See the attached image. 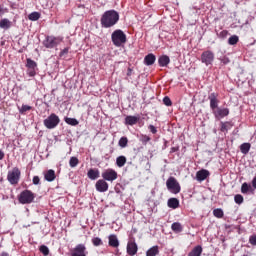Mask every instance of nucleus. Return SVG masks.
<instances>
[{
	"label": "nucleus",
	"instance_id": "nucleus-1",
	"mask_svg": "<svg viewBox=\"0 0 256 256\" xmlns=\"http://www.w3.org/2000/svg\"><path fill=\"white\" fill-rule=\"evenodd\" d=\"M100 23L105 29L115 27L119 23V12L115 10H108L103 13Z\"/></svg>",
	"mask_w": 256,
	"mask_h": 256
},
{
	"label": "nucleus",
	"instance_id": "nucleus-2",
	"mask_svg": "<svg viewBox=\"0 0 256 256\" xmlns=\"http://www.w3.org/2000/svg\"><path fill=\"white\" fill-rule=\"evenodd\" d=\"M112 43L116 46V47H121V45H125V43H127V35H125V32H123L122 30H115L112 35Z\"/></svg>",
	"mask_w": 256,
	"mask_h": 256
},
{
	"label": "nucleus",
	"instance_id": "nucleus-3",
	"mask_svg": "<svg viewBox=\"0 0 256 256\" xmlns=\"http://www.w3.org/2000/svg\"><path fill=\"white\" fill-rule=\"evenodd\" d=\"M62 42L63 37L61 36H47L43 41V45L46 47V49H54V47H57V45H60Z\"/></svg>",
	"mask_w": 256,
	"mask_h": 256
},
{
	"label": "nucleus",
	"instance_id": "nucleus-4",
	"mask_svg": "<svg viewBox=\"0 0 256 256\" xmlns=\"http://www.w3.org/2000/svg\"><path fill=\"white\" fill-rule=\"evenodd\" d=\"M167 189L170 193H174V195H177V193H181V185L175 179V177H169L166 181Z\"/></svg>",
	"mask_w": 256,
	"mask_h": 256
},
{
	"label": "nucleus",
	"instance_id": "nucleus-5",
	"mask_svg": "<svg viewBox=\"0 0 256 256\" xmlns=\"http://www.w3.org/2000/svg\"><path fill=\"white\" fill-rule=\"evenodd\" d=\"M59 123H61L59 116H57L55 113H52L44 120V127H46V129H55Z\"/></svg>",
	"mask_w": 256,
	"mask_h": 256
},
{
	"label": "nucleus",
	"instance_id": "nucleus-6",
	"mask_svg": "<svg viewBox=\"0 0 256 256\" xmlns=\"http://www.w3.org/2000/svg\"><path fill=\"white\" fill-rule=\"evenodd\" d=\"M18 200L22 205H29L35 200V194H33V192L30 190H24L20 193Z\"/></svg>",
	"mask_w": 256,
	"mask_h": 256
},
{
	"label": "nucleus",
	"instance_id": "nucleus-7",
	"mask_svg": "<svg viewBox=\"0 0 256 256\" xmlns=\"http://www.w3.org/2000/svg\"><path fill=\"white\" fill-rule=\"evenodd\" d=\"M213 61H215V54L211 50H206L201 54V63H204L206 67L213 65Z\"/></svg>",
	"mask_w": 256,
	"mask_h": 256
},
{
	"label": "nucleus",
	"instance_id": "nucleus-8",
	"mask_svg": "<svg viewBox=\"0 0 256 256\" xmlns=\"http://www.w3.org/2000/svg\"><path fill=\"white\" fill-rule=\"evenodd\" d=\"M21 177V171L19 168L15 167L12 171L8 172L7 179L11 185H17L19 183V179Z\"/></svg>",
	"mask_w": 256,
	"mask_h": 256
},
{
	"label": "nucleus",
	"instance_id": "nucleus-9",
	"mask_svg": "<svg viewBox=\"0 0 256 256\" xmlns=\"http://www.w3.org/2000/svg\"><path fill=\"white\" fill-rule=\"evenodd\" d=\"M70 256H87V247L84 244H78L71 251Z\"/></svg>",
	"mask_w": 256,
	"mask_h": 256
},
{
	"label": "nucleus",
	"instance_id": "nucleus-10",
	"mask_svg": "<svg viewBox=\"0 0 256 256\" xmlns=\"http://www.w3.org/2000/svg\"><path fill=\"white\" fill-rule=\"evenodd\" d=\"M118 175H117V171L113 170V169H107L102 173V178L104 179V181H115L117 179Z\"/></svg>",
	"mask_w": 256,
	"mask_h": 256
},
{
	"label": "nucleus",
	"instance_id": "nucleus-11",
	"mask_svg": "<svg viewBox=\"0 0 256 256\" xmlns=\"http://www.w3.org/2000/svg\"><path fill=\"white\" fill-rule=\"evenodd\" d=\"M96 191H99V193H105L109 190V184L105 181V179H100L95 184Z\"/></svg>",
	"mask_w": 256,
	"mask_h": 256
},
{
	"label": "nucleus",
	"instance_id": "nucleus-12",
	"mask_svg": "<svg viewBox=\"0 0 256 256\" xmlns=\"http://www.w3.org/2000/svg\"><path fill=\"white\" fill-rule=\"evenodd\" d=\"M216 119H223V117H227L229 115V109L227 108H217L213 111Z\"/></svg>",
	"mask_w": 256,
	"mask_h": 256
},
{
	"label": "nucleus",
	"instance_id": "nucleus-13",
	"mask_svg": "<svg viewBox=\"0 0 256 256\" xmlns=\"http://www.w3.org/2000/svg\"><path fill=\"white\" fill-rule=\"evenodd\" d=\"M139 250V248L137 247V243H135V241H130L127 244V253L130 256H134L137 255V251Z\"/></svg>",
	"mask_w": 256,
	"mask_h": 256
},
{
	"label": "nucleus",
	"instance_id": "nucleus-14",
	"mask_svg": "<svg viewBox=\"0 0 256 256\" xmlns=\"http://www.w3.org/2000/svg\"><path fill=\"white\" fill-rule=\"evenodd\" d=\"M208 99L210 101V109H212V111H215L217 107H219V100H217V95L215 93H211Z\"/></svg>",
	"mask_w": 256,
	"mask_h": 256
},
{
	"label": "nucleus",
	"instance_id": "nucleus-15",
	"mask_svg": "<svg viewBox=\"0 0 256 256\" xmlns=\"http://www.w3.org/2000/svg\"><path fill=\"white\" fill-rule=\"evenodd\" d=\"M141 119V116L137 115V116H126L125 118V125H130V126H133V125H137V123H139Z\"/></svg>",
	"mask_w": 256,
	"mask_h": 256
},
{
	"label": "nucleus",
	"instance_id": "nucleus-16",
	"mask_svg": "<svg viewBox=\"0 0 256 256\" xmlns=\"http://www.w3.org/2000/svg\"><path fill=\"white\" fill-rule=\"evenodd\" d=\"M209 175V170L202 169L196 173V180L199 181V183H201L202 181H205V179H207Z\"/></svg>",
	"mask_w": 256,
	"mask_h": 256
},
{
	"label": "nucleus",
	"instance_id": "nucleus-17",
	"mask_svg": "<svg viewBox=\"0 0 256 256\" xmlns=\"http://www.w3.org/2000/svg\"><path fill=\"white\" fill-rule=\"evenodd\" d=\"M108 245L110 247H113L114 249H117V247H119V238H117V235H115V234L109 235Z\"/></svg>",
	"mask_w": 256,
	"mask_h": 256
},
{
	"label": "nucleus",
	"instance_id": "nucleus-18",
	"mask_svg": "<svg viewBox=\"0 0 256 256\" xmlns=\"http://www.w3.org/2000/svg\"><path fill=\"white\" fill-rule=\"evenodd\" d=\"M158 63L160 65V67H167L169 65V63H171V59H169V56L163 55V56L159 57Z\"/></svg>",
	"mask_w": 256,
	"mask_h": 256
},
{
	"label": "nucleus",
	"instance_id": "nucleus-19",
	"mask_svg": "<svg viewBox=\"0 0 256 256\" xmlns=\"http://www.w3.org/2000/svg\"><path fill=\"white\" fill-rule=\"evenodd\" d=\"M241 193H243V195H247V193H253V186L247 182H244L241 186Z\"/></svg>",
	"mask_w": 256,
	"mask_h": 256
},
{
	"label": "nucleus",
	"instance_id": "nucleus-20",
	"mask_svg": "<svg viewBox=\"0 0 256 256\" xmlns=\"http://www.w3.org/2000/svg\"><path fill=\"white\" fill-rule=\"evenodd\" d=\"M55 177H56L55 170L50 169L44 173V178L46 181H49V182L55 181Z\"/></svg>",
	"mask_w": 256,
	"mask_h": 256
},
{
	"label": "nucleus",
	"instance_id": "nucleus-21",
	"mask_svg": "<svg viewBox=\"0 0 256 256\" xmlns=\"http://www.w3.org/2000/svg\"><path fill=\"white\" fill-rule=\"evenodd\" d=\"M11 25H12V22L7 18L0 20V29H5V30L11 29Z\"/></svg>",
	"mask_w": 256,
	"mask_h": 256
},
{
	"label": "nucleus",
	"instance_id": "nucleus-22",
	"mask_svg": "<svg viewBox=\"0 0 256 256\" xmlns=\"http://www.w3.org/2000/svg\"><path fill=\"white\" fill-rule=\"evenodd\" d=\"M157 58L155 57V55L154 54H148V55H146L145 56V58H144V63H145V65H153V63H155V60H156Z\"/></svg>",
	"mask_w": 256,
	"mask_h": 256
},
{
	"label": "nucleus",
	"instance_id": "nucleus-23",
	"mask_svg": "<svg viewBox=\"0 0 256 256\" xmlns=\"http://www.w3.org/2000/svg\"><path fill=\"white\" fill-rule=\"evenodd\" d=\"M88 177L92 180L95 181V179H99V170L97 169H90L87 173Z\"/></svg>",
	"mask_w": 256,
	"mask_h": 256
},
{
	"label": "nucleus",
	"instance_id": "nucleus-24",
	"mask_svg": "<svg viewBox=\"0 0 256 256\" xmlns=\"http://www.w3.org/2000/svg\"><path fill=\"white\" fill-rule=\"evenodd\" d=\"M168 207L170 209H177L179 207V199H177V198H170L168 200Z\"/></svg>",
	"mask_w": 256,
	"mask_h": 256
},
{
	"label": "nucleus",
	"instance_id": "nucleus-25",
	"mask_svg": "<svg viewBox=\"0 0 256 256\" xmlns=\"http://www.w3.org/2000/svg\"><path fill=\"white\" fill-rule=\"evenodd\" d=\"M159 255V246H153L146 251V256H157Z\"/></svg>",
	"mask_w": 256,
	"mask_h": 256
},
{
	"label": "nucleus",
	"instance_id": "nucleus-26",
	"mask_svg": "<svg viewBox=\"0 0 256 256\" xmlns=\"http://www.w3.org/2000/svg\"><path fill=\"white\" fill-rule=\"evenodd\" d=\"M240 151L243 155H247V153H249V151H251V144L250 143L241 144Z\"/></svg>",
	"mask_w": 256,
	"mask_h": 256
},
{
	"label": "nucleus",
	"instance_id": "nucleus-27",
	"mask_svg": "<svg viewBox=\"0 0 256 256\" xmlns=\"http://www.w3.org/2000/svg\"><path fill=\"white\" fill-rule=\"evenodd\" d=\"M125 163H127V157L119 156L116 158L117 167H125Z\"/></svg>",
	"mask_w": 256,
	"mask_h": 256
},
{
	"label": "nucleus",
	"instance_id": "nucleus-28",
	"mask_svg": "<svg viewBox=\"0 0 256 256\" xmlns=\"http://www.w3.org/2000/svg\"><path fill=\"white\" fill-rule=\"evenodd\" d=\"M201 253H203V248L201 246H196L189 254L188 256H201Z\"/></svg>",
	"mask_w": 256,
	"mask_h": 256
},
{
	"label": "nucleus",
	"instance_id": "nucleus-29",
	"mask_svg": "<svg viewBox=\"0 0 256 256\" xmlns=\"http://www.w3.org/2000/svg\"><path fill=\"white\" fill-rule=\"evenodd\" d=\"M171 229L174 231V233H181V231H183V226H181V223L179 222H174Z\"/></svg>",
	"mask_w": 256,
	"mask_h": 256
},
{
	"label": "nucleus",
	"instance_id": "nucleus-30",
	"mask_svg": "<svg viewBox=\"0 0 256 256\" xmlns=\"http://www.w3.org/2000/svg\"><path fill=\"white\" fill-rule=\"evenodd\" d=\"M27 69H37V62L33 61L31 58L26 60Z\"/></svg>",
	"mask_w": 256,
	"mask_h": 256
},
{
	"label": "nucleus",
	"instance_id": "nucleus-31",
	"mask_svg": "<svg viewBox=\"0 0 256 256\" xmlns=\"http://www.w3.org/2000/svg\"><path fill=\"white\" fill-rule=\"evenodd\" d=\"M40 18H41V14L39 12H32L28 16V19L30 21H39Z\"/></svg>",
	"mask_w": 256,
	"mask_h": 256
},
{
	"label": "nucleus",
	"instance_id": "nucleus-32",
	"mask_svg": "<svg viewBox=\"0 0 256 256\" xmlns=\"http://www.w3.org/2000/svg\"><path fill=\"white\" fill-rule=\"evenodd\" d=\"M65 123H67L68 125H72L73 127L79 125V121L75 118H65Z\"/></svg>",
	"mask_w": 256,
	"mask_h": 256
},
{
	"label": "nucleus",
	"instance_id": "nucleus-33",
	"mask_svg": "<svg viewBox=\"0 0 256 256\" xmlns=\"http://www.w3.org/2000/svg\"><path fill=\"white\" fill-rule=\"evenodd\" d=\"M229 129H231V123H229V122H222L221 123L220 131H222V133H226L227 131H229Z\"/></svg>",
	"mask_w": 256,
	"mask_h": 256
},
{
	"label": "nucleus",
	"instance_id": "nucleus-34",
	"mask_svg": "<svg viewBox=\"0 0 256 256\" xmlns=\"http://www.w3.org/2000/svg\"><path fill=\"white\" fill-rule=\"evenodd\" d=\"M239 43V36L233 35L228 39V45H237Z\"/></svg>",
	"mask_w": 256,
	"mask_h": 256
},
{
	"label": "nucleus",
	"instance_id": "nucleus-35",
	"mask_svg": "<svg viewBox=\"0 0 256 256\" xmlns=\"http://www.w3.org/2000/svg\"><path fill=\"white\" fill-rule=\"evenodd\" d=\"M69 165L72 168L77 167L79 165V159L75 156L71 157L70 160H69Z\"/></svg>",
	"mask_w": 256,
	"mask_h": 256
},
{
	"label": "nucleus",
	"instance_id": "nucleus-36",
	"mask_svg": "<svg viewBox=\"0 0 256 256\" xmlns=\"http://www.w3.org/2000/svg\"><path fill=\"white\" fill-rule=\"evenodd\" d=\"M128 143H129V140L127 139V137H122V138H120L118 145H119V147H122V149H125V147H127Z\"/></svg>",
	"mask_w": 256,
	"mask_h": 256
},
{
	"label": "nucleus",
	"instance_id": "nucleus-37",
	"mask_svg": "<svg viewBox=\"0 0 256 256\" xmlns=\"http://www.w3.org/2000/svg\"><path fill=\"white\" fill-rule=\"evenodd\" d=\"M92 243L94 247H100V245H103V240H101L99 237H94L92 238Z\"/></svg>",
	"mask_w": 256,
	"mask_h": 256
},
{
	"label": "nucleus",
	"instance_id": "nucleus-38",
	"mask_svg": "<svg viewBox=\"0 0 256 256\" xmlns=\"http://www.w3.org/2000/svg\"><path fill=\"white\" fill-rule=\"evenodd\" d=\"M214 217H217L218 219H221L223 217V210L222 209H214L213 210Z\"/></svg>",
	"mask_w": 256,
	"mask_h": 256
},
{
	"label": "nucleus",
	"instance_id": "nucleus-39",
	"mask_svg": "<svg viewBox=\"0 0 256 256\" xmlns=\"http://www.w3.org/2000/svg\"><path fill=\"white\" fill-rule=\"evenodd\" d=\"M27 111H31V106H29V105H22V107L19 108V113H21V115L27 113Z\"/></svg>",
	"mask_w": 256,
	"mask_h": 256
},
{
	"label": "nucleus",
	"instance_id": "nucleus-40",
	"mask_svg": "<svg viewBox=\"0 0 256 256\" xmlns=\"http://www.w3.org/2000/svg\"><path fill=\"white\" fill-rule=\"evenodd\" d=\"M140 141H141V143H143L144 145H147V143H149V141H151V137L142 134V135L140 136Z\"/></svg>",
	"mask_w": 256,
	"mask_h": 256
},
{
	"label": "nucleus",
	"instance_id": "nucleus-41",
	"mask_svg": "<svg viewBox=\"0 0 256 256\" xmlns=\"http://www.w3.org/2000/svg\"><path fill=\"white\" fill-rule=\"evenodd\" d=\"M234 201L237 205H241V203H243L244 199H243V195L241 194H237L234 197Z\"/></svg>",
	"mask_w": 256,
	"mask_h": 256
},
{
	"label": "nucleus",
	"instance_id": "nucleus-42",
	"mask_svg": "<svg viewBox=\"0 0 256 256\" xmlns=\"http://www.w3.org/2000/svg\"><path fill=\"white\" fill-rule=\"evenodd\" d=\"M40 253L43 254L44 256L49 255V247L45 245L40 246Z\"/></svg>",
	"mask_w": 256,
	"mask_h": 256
},
{
	"label": "nucleus",
	"instance_id": "nucleus-43",
	"mask_svg": "<svg viewBox=\"0 0 256 256\" xmlns=\"http://www.w3.org/2000/svg\"><path fill=\"white\" fill-rule=\"evenodd\" d=\"M163 103L164 105H166V107H171V105H173V103L171 102V98H169V96H165L163 98Z\"/></svg>",
	"mask_w": 256,
	"mask_h": 256
},
{
	"label": "nucleus",
	"instance_id": "nucleus-44",
	"mask_svg": "<svg viewBox=\"0 0 256 256\" xmlns=\"http://www.w3.org/2000/svg\"><path fill=\"white\" fill-rule=\"evenodd\" d=\"M27 73L29 77H35L37 74V68H28Z\"/></svg>",
	"mask_w": 256,
	"mask_h": 256
},
{
	"label": "nucleus",
	"instance_id": "nucleus-45",
	"mask_svg": "<svg viewBox=\"0 0 256 256\" xmlns=\"http://www.w3.org/2000/svg\"><path fill=\"white\" fill-rule=\"evenodd\" d=\"M228 34L229 32L227 30H223L218 34V37H220V39H225V37H227Z\"/></svg>",
	"mask_w": 256,
	"mask_h": 256
},
{
	"label": "nucleus",
	"instance_id": "nucleus-46",
	"mask_svg": "<svg viewBox=\"0 0 256 256\" xmlns=\"http://www.w3.org/2000/svg\"><path fill=\"white\" fill-rule=\"evenodd\" d=\"M67 53H69V48H64V49L60 52V57H65V55H67Z\"/></svg>",
	"mask_w": 256,
	"mask_h": 256
},
{
	"label": "nucleus",
	"instance_id": "nucleus-47",
	"mask_svg": "<svg viewBox=\"0 0 256 256\" xmlns=\"http://www.w3.org/2000/svg\"><path fill=\"white\" fill-rule=\"evenodd\" d=\"M148 129H149V131H151L153 133V135H155V133H157V128H155V126H153V125H149Z\"/></svg>",
	"mask_w": 256,
	"mask_h": 256
},
{
	"label": "nucleus",
	"instance_id": "nucleus-48",
	"mask_svg": "<svg viewBox=\"0 0 256 256\" xmlns=\"http://www.w3.org/2000/svg\"><path fill=\"white\" fill-rule=\"evenodd\" d=\"M249 242L251 245H256V235L251 236L249 239Z\"/></svg>",
	"mask_w": 256,
	"mask_h": 256
},
{
	"label": "nucleus",
	"instance_id": "nucleus-49",
	"mask_svg": "<svg viewBox=\"0 0 256 256\" xmlns=\"http://www.w3.org/2000/svg\"><path fill=\"white\" fill-rule=\"evenodd\" d=\"M39 183H40L39 176H34V177H33V184H34V185H39Z\"/></svg>",
	"mask_w": 256,
	"mask_h": 256
},
{
	"label": "nucleus",
	"instance_id": "nucleus-50",
	"mask_svg": "<svg viewBox=\"0 0 256 256\" xmlns=\"http://www.w3.org/2000/svg\"><path fill=\"white\" fill-rule=\"evenodd\" d=\"M229 58H227V57H223L222 59H221V63H223V65H227V63H229Z\"/></svg>",
	"mask_w": 256,
	"mask_h": 256
},
{
	"label": "nucleus",
	"instance_id": "nucleus-51",
	"mask_svg": "<svg viewBox=\"0 0 256 256\" xmlns=\"http://www.w3.org/2000/svg\"><path fill=\"white\" fill-rule=\"evenodd\" d=\"M126 75H127V77H131L133 75V69L128 68Z\"/></svg>",
	"mask_w": 256,
	"mask_h": 256
},
{
	"label": "nucleus",
	"instance_id": "nucleus-52",
	"mask_svg": "<svg viewBox=\"0 0 256 256\" xmlns=\"http://www.w3.org/2000/svg\"><path fill=\"white\" fill-rule=\"evenodd\" d=\"M5 159V152L3 150H0V161H3Z\"/></svg>",
	"mask_w": 256,
	"mask_h": 256
},
{
	"label": "nucleus",
	"instance_id": "nucleus-53",
	"mask_svg": "<svg viewBox=\"0 0 256 256\" xmlns=\"http://www.w3.org/2000/svg\"><path fill=\"white\" fill-rule=\"evenodd\" d=\"M5 13H7V9L0 6V15H5Z\"/></svg>",
	"mask_w": 256,
	"mask_h": 256
},
{
	"label": "nucleus",
	"instance_id": "nucleus-54",
	"mask_svg": "<svg viewBox=\"0 0 256 256\" xmlns=\"http://www.w3.org/2000/svg\"><path fill=\"white\" fill-rule=\"evenodd\" d=\"M252 187L256 189V177H254L252 180Z\"/></svg>",
	"mask_w": 256,
	"mask_h": 256
},
{
	"label": "nucleus",
	"instance_id": "nucleus-55",
	"mask_svg": "<svg viewBox=\"0 0 256 256\" xmlns=\"http://www.w3.org/2000/svg\"><path fill=\"white\" fill-rule=\"evenodd\" d=\"M0 256H9V253H7V252H2Z\"/></svg>",
	"mask_w": 256,
	"mask_h": 256
},
{
	"label": "nucleus",
	"instance_id": "nucleus-56",
	"mask_svg": "<svg viewBox=\"0 0 256 256\" xmlns=\"http://www.w3.org/2000/svg\"><path fill=\"white\" fill-rule=\"evenodd\" d=\"M172 151H175V148H172Z\"/></svg>",
	"mask_w": 256,
	"mask_h": 256
}]
</instances>
